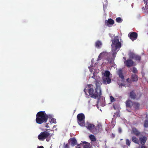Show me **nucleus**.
I'll list each match as a JSON object with an SVG mask.
<instances>
[{"label": "nucleus", "mask_w": 148, "mask_h": 148, "mask_svg": "<svg viewBox=\"0 0 148 148\" xmlns=\"http://www.w3.org/2000/svg\"><path fill=\"white\" fill-rule=\"evenodd\" d=\"M89 138L92 141L94 142L96 140V139L95 136L92 134H91L89 136Z\"/></svg>", "instance_id": "obj_23"}, {"label": "nucleus", "mask_w": 148, "mask_h": 148, "mask_svg": "<svg viewBox=\"0 0 148 148\" xmlns=\"http://www.w3.org/2000/svg\"><path fill=\"white\" fill-rule=\"evenodd\" d=\"M121 85H122V86H124V85L122 84H121Z\"/></svg>", "instance_id": "obj_46"}, {"label": "nucleus", "mask_w": 148, "mask_h": 148, "mask_svg": "<svg viewBox=\"0 0 148 148\" xmlns=\"http://www.w3.org/2000/svg\"><path fill=\"white\" fill-rule=\"evenodd\" d=\"M38 148H44V147L42 146H38Z\"/></svg>", "instance_id": "obj_40"}, {"label": "nucleus", "mask_w": 148, "mask_h": 148, "mask_svg": "<svg viewBox=\"0 0 148 148\" xmlns=\"http://www.w3.org/2000/svg\"><path fill=\"white\" fill-rule=\"evenodd\" d=\"M71 145L73 146H74L77 145V141L76 139L75 138H71Z\"/></svg>", "instance_id": "obj_18"}, {"label": "nucleus", "mask_w": 148, "mask_h": 148, "mask_svg": "<svg viewBox=\"0 0 148 148\" xmlns=\"http://www.w3.org/2000/svg\"><path fill=\"white\" fill-rule=\"evenodd\" d=\"M134 62L132 60L129 59L126 60L124 61L125 66L128 68L130 67L134 66Z\"/></svg>", "instance_id": "obj_6"}, {"label": "nucleus", "mask_w": 148, "mask_h": 148, "mask_svg": "<svg viewBox=\"0 0 148 148\" xmlns=\"http://www.w3.org/2000/svg\"><path fill=\"white\" fill-rule=\"evenodd\" d=\"M101 59V58H100V56L99 55L98 56V59L97 60V61H98V60H100Z\"/></svg>", "instance_id": "obj_39"}, {"label": "nucleus", "mask_w": 148, "mask_h": 148, "mask_svg": "<svg viewBox=\"0 0 148 148\" xmlns=\"http://www.w3.org/2000/svg\"><path fill=\"white\" fill-rule=\"evenodd\" d=\"M103 83L104 84H109L111 82V79L110 77H102Z\"/></svg>", "instance_id": "obj_8"}, {"label": "nucleus", "mask_w": 148, "mask_h": 148, "mask_svg": "<svg viewBox=\"0 0 148 148\" xmlns=\"http://www.w3.org/2000/svg\"><path fill=\"white\" fill-rule=\"evenodd\" d=\"M118 131L119 133H121L122 132V129L121 128L119 127L118 128Z\"/></svg>", "instance_id": "obj_35"}, {"label": "nucleus", "mask_w": 148, "mask_h": 148, "mask_svg": "<svg viewBox=\"0 0 148 148\" xmlns=\"http://www.w3.org/2000/svg\"><path fill=\"white\" fill-rule=\"evenodd\" d=\"M91 71H92V70L90 71V72H91Z\"/></svg>", "instance_id": "obj_49"}, {"label": "nucleus", "mask_w": 148, "mask_h": 148, "mask_svg": "<svg viewBox=\"0 0 148 148\" xmlns=\"http://www.w3.org/2000/svg\"><path fill=\"white\" fill-rule=\"evenodd\" d=\"M128 36L132 40L134 41L137 39L138 34L135 32H131L129 34Z\"/></svg>", "instance_id": "obj_7"}, {"label": "nucleus", "mask_w": 148, "mask_h": 148, "mask_svg": "<svg viewBox=\"0 0 148 148\" xmlns=\"http://www.w3.org/2000/svg\"><path fill=\"white\" fill-rule=\"evenodd\" d=\"M132 131L133 133L137 135L138 136L140 134V132H138V131L135 128H134L133 129Z\"/></svg>", "instance_id": "obj_24"}, {"label": "nucleus", "mask_w": 148, "mask_h": 148, "mask_svg": "<svg viewBox=\"0 0 148 148\" xmlns=\"http://www.w3.org/2000/svg\"><path fill=\"white\" fill-rule=\"evenodd\" d=\"M136 54L133 53H131L129 54V58L132 59H134Z\"/></svg>", "instance_id": "obj_27"}, {"label": "nucleus", "mask_w": 148, "mask_h": 148, "mask_svg": "<svg viewBox=\"0 0 148 148\" xmlns=\"http://www.w3.org/2000/svg\"><path fill=\"white\" fill-rule=\"evenodd\" d=\"M111 46L112 49H115V50L121 47V42H119V39L118 36H115L114 39L112 40Z\"/></svg>", "instance_id": "obj_3"}, {"label": "nucleus", "mask_w": 148, "mask_h": 148, "mask_svg": "<svg viewBox=\"0 0 148 148\" xmlns=\"http://www.w3.org/2000/svg\"><path fill=\"white\" fill-rule=\"evenodd\" d=\"M95 83L96 85V87H98L101 89L100 86L101 84V82L100 81L98 80H96L95 81Z\"/></svg>", "instance_id": "obj_20"}, {"label": "nucleus", "mask_w": 148, "mask_h": 148, "mask_svg": "<svg viewBox=\"0 0 148 148\" xmlns=\"http://www.w3.org/2000/svg\"><path fill=\"white\" fill-rule=\"evenodd\" d=\"M46 141H49V140H47V139H46Z\"/></svg>", "instance_id": "obj_45"}, {"label": "nucleus", "mask_w": 148, "mask_h": 148, "mask_svg": "<svg viewBox=\"0 0 148 148\" xmlns=\"http://www.w3.org/2000/svg\"><path fill=\"white\" fill-rule=\"evenodd\" d=\"M126 107L131 108L132 107L133 102L131 100H128L126 102Z\"/></svg>", "instance_id": "obj_13"}, {"label": "nucleus", "mask_w": 148, "mask_h": 148, "mask_svg": "<svg viewBox=\"0 0 148 148\" xmlns=\"http://www.w3.org/2000/svg\"><path fill=\"white\" fill-rule=\"evenodd\" d=\"M132 141L135 143L137 144L139 143L138 140L136 137L133 136L132 137Z\"/></svg>", "instance_id": "obj_22"}, {"label": "nucleus", "mask_w": 148, "mask_h": 148, "mask_svg": "<svg viewBox=\"0 0 148 148\" xmlns=\"http://www.w3.org/2000/svg\"><path fill=\"white\" fill-rule=\"evenodd\" d=\"M96 129H97L96 130L97 133L100 131H101L102 130V125L101 124H98L97 126Z\"/></svg>", "instance_id": "obj_19"}, {"label": "nucleus", "mask_w": 148, "mask_h": 148, "mask_svg": "<svg viewBox=\"0 0 148 148\" xmlns=\"http://www.w3.org/2000/svg\"><path fill=\"white\" fill-rule=\"evenodd\" d=\"M115 137V135L113 133H112L111 135V137L112 138H114Z\"/></svg>", "instance_id": "obj_37"}, {"label": "nucleus", "mask_w": 148, "mask_h": 148, "mask_svg": "<svg viewBox=\"0 0 148 148\" xmlns=\"http://www.w3.org/2000/svg\"><path fill=\"white\" fill-rule=\"evenodd\" d=\"M132 72L135 74L138 73V70L135 67H134L133 68Z\"/></svg>", "instance_id": "obj_31"}, {"label": "nucleus", "mask_w": 148, "mask_h": 148, "mask_svg": "<svg viewBox=\"0 0 148 148\" xmlns=\"http://www.w3.org/2000/svg\"><path fill=\"white\" fill-rule=\"evenodd\" d=\"M91 71H92V70L90 71V72H91Z\"/></svg>", "instance_id": "obj_48"}, {"label": "nucleus", "mask_w": 148, "mask_h": 148, "mask_svg": "<svg viewBox=\"0 0 148 148\" xmlns=\"http://www.w3.org/2000/svg\"><path fill=\"white\" fill-rule=\"evenodd\" d=\"M123 58L124 59L126 60V58L125 57H123Z\"/></svg>", "instance_id": "obj_44"}, {"label": "nucleus", "mask_w": 148, "mask_h": 148, "mask_svg": "<svg viewBox=\"0 0 148 148\" xmlns=\"http://www.w3.org/2000/svg\"><path fill=\"white\" fill-rule=\"evenodd\" d=\"M91 71H92V70L90 71V72H91Z\"/></svg>", "instance_id": "obj_47"}, {"label": "nucleus", "mask_w": 148, "mask_h": 148, "mask_svg": "<svg viewBox=\"0 0 148 148\" xmlns=\"http://www.w3.org/2000/svg\"><path fill=\"white\" fill-rule=\"evenodd\" d=\"M110 72L108 71H105L104 73V76L103 77H110Z\"/></svg>", "instance_id": "obj_21"}, {"label": "nucleus", "mask_w": 148, "mask_h": 148, "mask_svg": "<svg viewBox=\"0 0 148 148\" xmlns=\"http://www.w3.org/2000/svg\"><path fill=\"white\" fill-rule=\"evenodd\" d=\"M140 106V104L136 102H133V107L136 110H138Z\"/></svg>", "instance_id": "obj_17"}, {"label": "nucleus", "mask_w": 148, "mask_h": 148, "mask_svg": "<svg viewBox=\"0 0 148 148\" xmlns=\"http://www.w3.org/2000/svg\"><path fill=\"white\" fill-rule=\"evenodd\" d=\"M130 96L131 99H138L140 98V96L139 97H137V96L136 95V94L134 90H132L130 92Z\"/></svg>", "instance_id": "obj_9"}, {"label": "nucleus", "mask_w": 148, "mask_h": 148, "mask_svg": "<svg viewBox=\"0 0 148 148\" xmlns=\"http://www.w3.org/2000/svg\"><path fill=\"white\" fill-rule=\"evenodd\" d=\"M131 142L128 139H126V144L128 145L129 146Z\"/></svg>", "instance_id": "obj_32"}, {"label": "nucleus", "mask_w": 148, "mask_h": 148, "mask_svg": "<svg viewBox=\"0 0 148 148\" xmlns=\"http://www.w3.org/2000/svg\"><path fill=\"white\" fill-rule=\"evenodd\" d=\"M117 74L119 77L121 78L122 81L124 80V77L123 74V71L121 69H119L117 71Z\"/></svg>", "instance_id": "obj_12"}, {"label": "nucleus", "mask_w": 148, "mask_h": 148, "mask_svg": "<svg viewBox=\"0 0 148 148\" xmlns=\"http://www.w3.org/2000/svg\"><path fill=\"white\" fill-rule=\"evenodd\" d=\"M101 45L102 43L99 40L97 41L95 43V46L97 48H99Z\"/></svg>", "instance_id": "obj_25"}, {"label": "nucleus", "mask_w": 148, "mask_h": 148, "mask_svg": "<svg viewBox=\"0 0 148 148\" xmlns=\"http://www.w3.org/2000/svg\"><path fill=\"white\" fill-rule=\"evenodd\" d=\"M36 119L37 123L41 124L43 123H46L48 118V116L46 114L45 111H40L36 115Z\"/></svg>", "instance_id": "obj_2"}, {"label": "nucleus", "mask_w": 148, "mask_h": 148, "mask_svg": "<svg viewBox=\"0 0 148 148\" xmlns=\"http://www.w3.org/2000/svg\"><path fill=\"white\" fill-rule=\"evenodd\" d=\"M141 57L137 55H136L134 60L136 61H140L141 60Z\"/></svg>", "instance_id": "obj_26"}, {"label": "nucleus", "mask_w": 148, "mask_h": 148, "mask_svg": "<svg viewBox=\"0 0 148 148\" xmlns=\"http://www.w3.org/2000/svg\"><path fill=\"white\" fill-rule=\"evenodd\" d=\"M105 5H104L103 4V9H104V10H105V8H106L107 6V1H105Z\"/></svg>", "instance_id": "obj_34"}, {"label": "nucleus", "mask_w": 148, "mask_h": 148, "mask_svg": "<svg viewBox=\"0 0 148 148\" xmlns=\"http://www.w3.org/2000/svg\"><path fill=\"white\" fill-rule=\"evenodd\" d=\"M85 118V116L83 113H79L77 114V122L79 125L81 126L84 125Z\"/></svg>", "instance_id": "obj_5"}, {"label": "nucleus", "mask_w": 148, "mask_h": 148, "mask_svg": "<svg viewBox=\"0 0 148 148\" xmlns=\"http://www.w3.org/2000/svg\"><path fill=\"white\" fill-rule=\"evenodd\" d=\"M95 76L94 75V74L93 76L92 77V78H95Z\"/></svg>", "instance_id": "obj_42"}, {"label": "nucleus", "mask_w": 148, "mask_h": 148, "mask_svg": "<svg viewBox=\"0 0 148 148\" xmlns=\"http://www.w3.org/2000/svg\"><path fill=\"white\" fill-rule=\"evenodd\" d=\"M51 121H52L53 120V121H52V122L53 123H55L54 122V119H53V118H52L51 119Z\"/></svg>", "instance_id": "obj_41"}, {"label": "nucleus", "mask_w": 148, "mask_h": 148, "mask_svg": "<svg viewBox=\"0 0 148 148\" xmlns=\"http://www.w3.org/2000/svg\"><path fill=\"white\" fill-rule=\"evenodd\" d=\"M116 21L118 23H121L123 21V20L121 18L119 17L116 18Z\"/></svg>", "instance_id": "obj_28"}, {"label": "nucleus", "mask_w": 148, "mask_h": 148, "mask_svg": "<svg viewBox=\"0 0 148 148\" xmlns=\"http://www.w3.org/2000/svg\"><path fill=\"white\" fill-rule=\"evenodd\" d=\"M110 101L111 103H112L115 101V99L112 96H111L110 97Z\"/></svg>", "instance_id": "obj_33"}, {"label": "nucleus", "mask_w": 148, "mask_h": 148, "mask_svg": "<svg viewBox=\"0 0 148 148\" xmlns=\"http://www.w3.org/2000/svg\"><path fill=\"white\" fill-rule=\"evenodd\" d=\"M69 145L67 144H66L64 146V148H68Z\"/></svg>", "instance_id": "obj_36"}, {"label": "nucleus", "mask_w": 148, "mask_h": 148, "mask_svg": "<svg viewBox=\"0 0 148 148\" xmlns=\"http://www.w3.org/2000/svg\"><path fill=\"white\" fill-rule=\"evenodd\" d=\"M88 91L90 95L92 98L94 99L97 98L100 99L101 98L102 93L101 89L98 87L95 88V92H94L93 86L92 85H88L86 88L84 90V91L86 94Z\"/></svg>", "instance_id": "obj_1"}, {"label": "nucleus", "mask_w": 148, "mask_h": 148, "mask_svg": "<svg viewBox=\"0 0 148 148\" xmlns=\"http://www.w3.org/2000/svg\"><path fill=\"white\" fill-rule=\"evenodd\" d=\"M114 21L111 18H109L107 21H106L105 24H106L107 26L110 27V25H112L114 24Z\"/></svg>", "instance_id": "obj_10"}, {"label": "nucleus", "mask_w": 148, "mask_h": 148, "mask_svg": "<svg viewBox=\"0 0 148 148\" xmlns=\"http://www.w3.org/2000/svg\"><path fill=\"white\" fill-rule=\"evenodd\" d=\"M129 78H128L127 79V81H128V80H129Z\"/></svg>", "instance_id": "obj_43"}, {"label": "nucleus", "mask_w": 148, "mask_h": 148, "mask_svg": "<svg viewBox=\"0 0 148 148\" xmlns=\"http://www.w3.org/2000/svg\"><path fill=\"white\" fill-rule=\"evenodd\" d=\"M138 80V76L135 74H132L130 80L132 82H136Z\"/></svg>", "instance_id": "obj_14"}, {"label": "nucleus", "mask_w": 148, "mask_h": 148, "mask_svg": "<svg viewBox=\"0 0 148 148\" xmlns=\"http://www.w3.org/2000/svg\"><path fill=\"white\" fill-rule=\"evenodd\" d=\"M116 50H115V49H112V51L113 52L112 56L114 57H115L117 53V52H116Z\"/></svg>", "instance_id": "obj_29"}, {"label": "nucleus", "mask_w": 148, "mask_h": 148, "mask_svg": "<svg viewBox=\"0 0 148 148\" xmlns=\"http://www.w3.org/2000/svg\"><path fill=\"white\" fill-rule=\"evenodd\" d=\"M82 143H81L80 144H78L77 145V147L75 148H81L79 146H80V145Z\"/></svg>", "instance_id": "obj_38"}, {"label": "nucleus", "mask_w": 148, "mask_h": 148, "mask_svg": "<svg viewBox=\"0 0 148 148\" xmlns=\"http://www.w3.org/2000/svg\"><path fill=\"white\" fill-rule=\"evenodd\" d=\"M144 127H148V120H146L144 121Z\"/></svg>", "instance_id": "obj_30"}, {"label": "nucleus", "mask_w": 148, "mask_h": 148, "mask_svg": "<svg viewBox=\"0 0 148 148\" xmlns=\"http://www.w3.org/2000/svg\"><path fill=\"white\" fill-rule=\"evenodd\" d=\"M95 125L94 124H92L89 123L88 124V126H86V127L91 132L93 133H95V132L93 131L92 130L95 128Z\"/></svg>", "instance_id": "obj_11"}, {"label": "nucleus", "mask_w": 148, "mask_h": 148, "mask_svg": "<svg viewBox=\"0 0 148 148\" xmlns=\"http://www.w3.org/2000/svg\"><path fill=\"white\" fill-rule=\"evenodd\" d=\"M52 136V134L47 131H44L41 132L38 136V138L39 140L43 141L44 140L49 137L50 138Z\"/></svg>", "instance_id": "obj_4"}, {"label": "nucleus", "mask_w": 148, "mask_h": 148, "mask_svg": "<svg viewBox=\"0 0 148 148\" xmlns=\"http://www.w3.org/2000/svg\"><path fill=\"white\" fill-rule=\"evenodd\" d=\"M82 144H85L83 147V148H90L91 146L89 143L86 142H84Z\"/></svg>", "instance_id": "obj_16"}, {"label": "nucleus", "mask_w": 148, "mask_h": 148, "mask_svg": "<svg viewBox=\"0 0 148 148\" xmlns=\"http://www.w3.org/2000/svg\"><path fill=\"white\" fill-rule=\"evenodd\" d=\"M140 143L142 145H144L147 140V138L145 136H143L140 138Z\"/></svg>", "instance_id": "obj_15"}]
</instances>
